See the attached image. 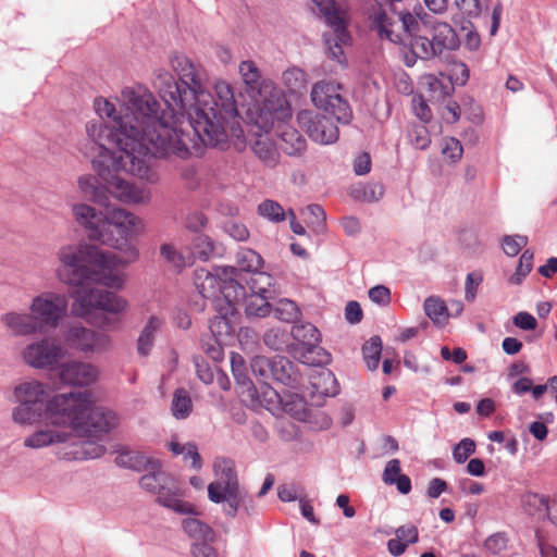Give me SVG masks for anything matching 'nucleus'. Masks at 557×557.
<instances>
[{"instance_id":"nucleus-5","label":"nucleus","mask_w":557,"mask_h":557,"mask_svg":"<svg viewBox=\"0 0 557 557\" xmlns=\"http://www.w3.org/2000/svg\"><path fill=\"white\" fill-rule=\"evenodd\" d=\"M100 185L98 178L89 174L78 177V188L84 197L103 206L104 211H98L87 203H77L72 208L73 216L90 240L122 250L127 239L139 232L140 220L125 209L108 206V194H113L109 184L106 181Z\"/></svg>"},{"instance_id":"nucleus-14","label":"nucleus","mask_w":557,"mask_h":557,"mask_svg":"<svg viewBox=\"0 0 557 557\" xmlns=\"http://www.w3.org/2000/svg\"><path fill=\"white\" fill-rule=\"evenodd\" d=\"M298 126L315 143L330 145L338 139L339 131L333 120L311 110L297 114Z\"/></svg>"},{"instance_id":"nucleus-21","label":"nucleus","mask_w":557,"mask_h":557,"mask_svg":"<svg viewBox=\"0 0 557 557\" xmlns=\"http://www.w3.org/2000/svg\"><path fill=\"white\" fill-rule=\"evenodd\" d=\"M1 323L15 336H28L40 333L32 313L10 311L1 315Z\"/></svg>"},{"instance_id":"nucleus-13","label":"nucleus","mask_w":557,"mask_h":557,"mask_svg":"<svg viewBox=\"0 0 557 557\" xmlns=\"http://www.w3.org/2000/svg\"><path fill=\"white\" fill-rule=\"evenodd\" d=\"M432 38L418 39L416 42V57L428 60L442 54L444 50H455L459 39L455 29L447 22L432 17L429 26Z\"/></svg>"},{"instance_id":"nucleus-25","label":"nucleus","mask_w":557,"mask_h":557,"mask_svg":"<svg viewBox=\"0 0 557 557\" xmlns=\"http://www.w3.org/2000/svg\"><path fill=\"white\" fill-rule=\"evenodd\" d=\"M383 481L387 485H396L401 494H409L411 491V480L408 475L401 474L400 461L398 459H392L386 463Z\"/></svg>"},{"instance_id":"nucleus-59","label":"nucleus","mask_w":557,"mask_h":557,"mask_svg":"<svg viewBox=\"0 0 557 557\" xmlns=\"http://www.w3.org/2000/svg\"><path fill=\"white\" fill-rule=\"evenodd\" d=\"M396 536L403 542L413 544L419 540V533L417 527L413 524L401 525L396 530Z\"/></svg>"},{"instance_id":"nucleus-52","label":"nucleus","mask_w":557,"mask_h":557,"mask_svg":"<svg viewBox=\"0 0 557 557\" xmlns=\"http://www.w3.org/2000/svg\"><path fill=\"white\" fill-rule=\"evenodd\" d=\"M528 244V237L522 235L505 236L503 239V249L506 255L515 257Z\"/></svg>"},{"instance_id":"nucleus-29","label":"nucleus","mask_w":557,"mask_h":557,"mask_svg":"<svg viewBox=\"0 0 557 557\" xmlns=\"http://www.w3.org/2000/svg\"><path fill=\"white\" fill-rule=\"evenodd\" d=\"M149 467L151 471L140 478L139 485L143 490L156 494L163 484L169 482L171 475L161 470L159 461L151 460Z\"/></svg>"},{"instance_id":"nucleus-55","label":"nucleus","mask_w":557,"mask_h":557,"mask_svg":"<svg viewBox=\"0 0 557 557\" xmlns=\"http://www.w3.org/2000/svg\"><path fill=\"white\" fill-rule=\"evenodd\" d=\"M483 281L481 273L472 272L467 275L465 286V298L467 301L472 302L475 299L476 290Z\"/></svg>"},{"instance_id":"nucleus-1","label":"nucleus","mask_w":557,"mask_h":557,"mask_svg":"<svg viewBox=\"0 0 557 557\" xmlns=\"http://www.w3.org/2000/svg\"><path fill=\"white\" fill-rule=\"evenodd\" d=\"M123 114L108 126L103 120L86 124V133L98 150L92 165L109 184L113 197L125 203H147L150 191L121 177L125 172L149 183H157L152 157L174 156L172 131L166 115L159 114V101L144 86L122 90Z\"/></svg>"},{"instance_id":"nucleus-9","label":"nucleus","mask_w":557,"mask_h":557,"mask_svg":"<svg viewBox=\"0 0 557 557\" xmlns=\"http://www.w3.org/2000/svg\"><path fill=\"white\" fill-rule=\"evenodd\" d=\"M46 385L38 380L24 381L13 389L14 400L17 406L12 410V419L21 425H32L44 421V429H57L47 423V404L44 403Z\"/></svg>"},{"instance_id":"nucleus-24","label":"nucleus","mask_w":557,"mask_h":557,"mask_svg":"<svg viewBox=\"0 0 557 557\" xmlns=\"http://www.w3.org/2000/svg\"><path fill=\"white\" fill-rule=\"evenodd\" d=\"M289 119L276 123L273 128L278 129V135L282 139V149L289 156H294L297 153L302 152L306 149L307 143L306 139L300 135V133L293 128V127H284V123L287 122Z\"/></svg>"},{"instance_id":"nucleus-4","label":"nucleus","mask_w":557,"mask_h":557,"mask_svg":"<svg viewBox=\"0 0 557 557\" xmlns=\"http://www.w3.org/2000/svg\"><path fill=\"white\" fill-rule=\"evenodd\" d=\"M125 256L104 252L95 246L66 245L59 249L60 268L58 275L62 282L76 287L72 297L73 313L87 318L99 309L110 313L126 310L127 301L115 293L95 285L120 288L122 278L117 273L120 265L136 260L138 252L126 244Z\"/></svg>"},{"instance_id":"nucleus-7","label":"nucleus","mask_w":557,"mask_h":557,"mask_svg":"<svg viewBox=\"0 0 557 557\" xmlns=\"http://www.w3.org/2000/svg\"><path fill=\"white\" fill-rule=\"evenodd\" d=\"M397 21H393L381 8H371L368 12L372 27L377 32L380 38L387 39L394 44H406L408 41L412 53L416 55V42L418 39H425L421 34L422 28H428L432 15L421 5H416L411 11L403 10L396 13Z\"/></svg>"},{"instance_id":"nucleus-60","label":"nucleus","mask_w":557,"mask_h":557,"mask_svg":"<svg viewBox=\"0 0 557 557\" xmlns=\"http://www.w3.org/2000/svg\"><path fill=\"white\" fill-rule=\"evenodd\" d=\"M211 542L194 543L191 554L194 557H219L216 550L210 545Z\"/></svg>"},{"instance_id":"nucleus-26","label":"nucleus","mask_w":557,"mask_h":557,"mask_svg":"<svg viewBox=\"0 0 557 557\" xmlns=\"http://www.w3.org/2000/svg\"><path fill=\"white\" fill-rule=\"evenodd\" d=\"M271 377L284 385H294L298 382V373L293 362L283 356L272 358Z\"/></svg>"},{"instance_id":"nucleus-32","label":"nucleus","mask_w":557,"mask_h":557,"mask_svg":"<svg viewBox=\"0 0 557 557\" xmlns=\"http://www.w3.org/2000/svg\"><path fill=\"white\" fill-rule=\"evenodd\" d=\"M115 463L119 467L141 471L146 470L149 467V465L151 463V459H149L143 453L129 450L127 448H122L117 453Z\"/></svg>"},{"instance_id":"nucleus-40","label":"nucleus","mask_w":557,"mask_h":557,"mask_svg":"<svg viewBox=\"0 0 557 557\" xmlns=\"http://www.w3.org/2000/svg\"><path fill=\"white\" fill-rule=\"evenodd\" d=\"M382 351V341L379 336H372L362 346V354L369 370H375L379 367Z\"/></svg>"},{"instance_id":"nucleus-11","label":"nucleus","mask_w":557,"mask_h":557,"mask_svg":"<svg viewBox=\"0 0 557 557\" xmlns=\"http://www.w3.org/2000/svg\"><path fill=\"white\" fill-rule=\"evenodd\" d=\"M65 350L61 343L50 336L35 338L21 350L23 362L37 370H53L64 358Z\"/></svg>"},{"instance_id":"nucleus-30","label":"nucleus","mask_w":557,"mask_h":557,"mask_svg":"<svg viewBox=\"0 0 557 557\" xmlns=\"http://www.w3.org/2000/svg\"><path fill=\"white\" fill-rule=\"evenodd\" d=\"M215 326L221 327V329L224 327L226 331L228 330V324H227L226 320L222 317H215L211 321L210 327H211L212 334H214V332H215V330H214ZM201 343H202V350L210 359H212L213 361H216V362L223 359L222 346L214 335L208 336L207 339L202 338Z\"/></svg>"},{"instance_id":"nucleus-51","label":"nucleus","mask_w":557,"mask_h":557,"mask_svg":"<svg viewBox=\"0 0 557 557\" xmlns=\"http://www.w3.org/2000/svg\"><path fill=\"white\" fill-rule=\"evenodd\" d=\"M348 37L347 32L345 30V36H338V33L334 29V37H326L325 44L327 45L329 53L332 59L336 60L338 63H343L344 61V50L339 42H344Z\"/></svg>"},{"instance_id":"nucleus-63","label":"nucleus","mask_w":557,"mask_h":557,"mask_svg":"<svg viewBox=\"0 0 557 557\" xmlns=\"http://www.w3.org/2000/svg\"><path fill=\"white\" fill-rule=\"evenodd\" d=\"M447 490V483L441 478H434L429 482L426 494L430 498H437Z\"/></svg>"},{"instance_id":"nucleus-12","label":"nucleus","mask_w":557,"mask_h":557,"mask_svg":"<svg viewBox=\"0 0 557 557\" xmlns=\"http://www.w3.org/2000/svg\"><path fill=\"white\" fill-rule=\"evenodd\" d=\"M342 86L333 81L317 82L311 90L313 104L331 113L337 122L347 124L352 117L349 103L341 95Z\"/></svg>"},{"instance_id":"nucleus-46","label":"nucleus","mask_w":557,"mask_h":557,"mask_svg":"<svg viewBox=\"0 0 557 557\" xmlns=\"http://www.w3.org/2000/svg\"><path fill=\"white\" fill-rule=\"evenodd\" d=\"M533 268V252L524 250L519 259V263L516 273L510 276L509 282L511 284H520L522 280L531 272Z\"/></svg>"},{"instance_id":"nucleus-2","label":"nucleus","mask_w":557,"mask_h":557,"mask_svg":"<svg viewBox=\"0 0 557 557\" xmlns=\"http://www.w3.org/2000/svg\"><path fill=\"white\" fill-rule=\"evenodd\" d=\"M172 71L181 85L166 70L154 73L153 87L166 110L159 104V114L166 115L172 131L174 156L187 159L200 150V143L214 144L224 138L218 122L216 108L211 106V94L203 87L202 69L188 57L176 53L170 60Z\"/></svg>"},{"instance_id":"nucleus-57","label":"nucleus","mask_w":557,"mask_h":557,"mask_svg":"<svg viewBox=\"0 0 557 557\" xmlns=\"http://www.w3.org/2000/svg\"><path fill=\"white\" fill-rule=\"evenodd\" d=\"M412 104L416 115L423 122H429L432 117L431 109L422 96H414Z\"/></svg>"},{"instance_id":"nucleus-45","label":"nucleus","mask_w":557,"mask_h":557,"mask_svg":"<svg viewBox=\"0 0 557 557\" xmlns=\"http://www.w3.org/2000/svg\"><path fill=\"white\" fill-rule=\"evenodd\" d=\"M288 334L282 329H271L263 335L264 344L273 350H283L288 343Z\"/></svg>"},{"instance_id":"nucleus-23","label":"nucleus","mask_w":557,"mask_h":557,"mask_svg":"<svg viewBox=\"0 0 557 557\" xmlns=\"http://www.w3.org/2000/svg\"><path fill=\"white\" fill-rule=\"evenodd\" d=\"M194 284L199 295L205 299L214 298L222 289L221 280L203 268L195 271Z\"/></svg>"},{"instance_id":"nucleus-47","label":"nucleus","mask_w":557,"mask_h":557,"mask_svg":"<svg viewBox=\"0 0 557 557\" xmlns=\"http://www.w3.org/2000/svg\"><path fill=\"white\" fill-rule=\"evenodd\" d=\"M231 368L232 373L238 384L247 387L251 385V381L246 374L244 358L239 354H232Z\"/></svg>"},{"instance_id":"nucleus-6","label":"nucleus","mask_w":557,"mask_h":557,"mask_svg":"<svg viewBox=\"0 0 557 557\" xmlns=\"http://www.w3.org/2000/svg\"><path fill=\"white\" fill-rule=\"evenodd\" d=\"M238 73L246 92L255 100L250 109V120L264 133H269L276 123L292 117V108L283 92L274 83L262 76L251 60L242 61Z\"/></svg>"},{"instance_id":"nucleus-39","label":"nucleus","mask_w":557,"mask_h":557,"mask_svg":"<svg viewBox=\"0 0 557 557\" xmlns=\"http://www.w3.org/2000/svg\"><path fill=\"white\" fill-rule=\"evenodd\" d=\"M193 409L191 399L188 392L178 388L175 391L172 399V412L176 419H185L189 416Z\"/></svg>"},{"instance_id":"nucleus-49","label":"nucleus","mask_w":557,"mask_h":557,"mask_svg":"<svg viewBox=\"0 0 557 557\" xmlns=\"http://www.w3.org/2000/svg\"><path fill=\"white\" fill-rule=\"evenodd\" d=\"M475 451V443L471 438H463L453 448V457L457 463H463Z\"/></svg>"},{"instance_id":"nucleus-64","label":"nucleus","mask_w":557,"mask_h":557,"mask_svg":"<svg viewBox=\"0 0 557 557\" xmlns=\"http://www.w3.org/2000/svg\"><path fill=\"white\" fill-rule=\"evenodd\" d=\"M423 3L434 15H444L448 10V0H423Z\"/></svg>"},{"instance_id":"nucleus-56","label":"nucleus","mask_w":557,"mask_h":557,"mask_svg":"<svg viewBox=\"0 0 557 557\" xmlns=\"http://www.w3.org/2000/svg\"><path fill=\"white\" fill-rule=\"evenodd\" d=\"M512 322L517 327L524 330V331H533L537 326L536 319L532 314H530L529 312H525V311L518 312L513 317Z\"/></svg>"},{"instance_id":"nucleus-62","label":"nucleus","mask_w":557,"mask_h":557,"mask_svg":"<svg viewBox=\"0 0 557 557\" xmlns=\"http://www.w3.org/2000/svg\"><path fill=\"white\" fill-rule=\"evenodd\" d=\"M169 448L175 456L183 455L184 453H186V454H193L196 460L198 458L197 446L193 443L180 444L177 442H171L169 444Z\"/></svg>"},{"instance_id":"nucleus-10","label":"nucleus","mask_w":557,"mask_h":557,"mask_svg":"<svg viewBox=\"0 0 557 557\" xmlns=\"http://www.w3.org/2000/svg\"><path fill=\"white\" fill-rule=\"evenodd\" d=\"M29 311L40 333L57 329L67 312V298L63 294L45 292L32 299Z\"/></svg>"},{"instance_id":"nucleus-22","label":"nucleus","mask_w":557,"mask_h":557,"mask_svg":"<svg viewBox=\"0 0 557 557\" xmlns=\"http://www.w3.org/2000/svg\"><path fill=\"white\" fill-rule=\"evenodd\" d=\"M163 325V317L156 314L149 317L137 339V352L140 356L147 357L150 354L154 345L156 336L158 332L162 330Z\"/></svg>"},{"instance_id":"nucleus-37","label":"nucleus","mask_w":557,"mask_h":557,"mask_svg":"<svg viewBox=\"0 0 557 557\" xmlns=\"http://www.w3.org/2000/svg\"><path fill=\"white\" fill-rule=\"evenodd\" d=\"M257 212L260 216L273 223L283 222L288 215V211L286 212L277 201L272 199H265L259 203Z\"/></svg>"},{"instance_id":"nucleus-36","label":"nucleus","mask_w":557,"mask_h":557,"mask_svg":"<svg viewBox=\"0 0 557 557\" xmlns=\"http://www.w3.org/2000/svg\"><path fill=\"white\" fill-rule=\"evenodd\" d=\"M549 498L534 492H525L521 495L522 508L532 516L544 512L547 509Z\"/></svg>"},{"instance_id":"nucleus-3","label":"nucleus","mask_w":557,"mask_h":557,"mask_svg":"<svg viewBox=\"0 0 557 557\" xmlns=\"http://www.w3.org/2000/svg\"><path fill=\"white\" fill-rule=\"evenodd\" d=\"M47 423L58 429H39L24 440L28 448L69 444L61 455L65 460H86L102 456L103 445L94 438L115 429L119 416L111 409L96 407L89 392L63 393L47 404Z\"/></svg>"},{"instance_id":"nucleus-27","label":"nucleus","mask_w":557,"mask_h":557,"mask_svg":"<svg viewBox=\"0 0 557 557\" xmlns=\"http://www.w3.org/2000/svg\"><path fill=\"white\" fill-rule=\"evenodd\" d=\"M319 12L324 16L325 22L338 33L342 38L345 36V24L342 18L335 0H312Z\"/></svg>"},{"instance_id":"nucleus-58","label":"nucleus","mask_w":557,"mask_h":557,"mask_svg":"<svg viewBox=\"0 0 557 557\" xmlns=\"http://www.w3.org/2000/svg\"><path fill=\"white\" fill-rule=\"evenodd\" d=\"M369 298L379 305H388L391 302V292L386 286L376 285L369 290Z\"/></svg>"},{"instance_id":"nucleus-48","label":"nucleus","mask_w":557,"mask_h":557,"mask_svg":"<svg viewBox=\"0 0 557 557\" xmlns=\"http://www.w3.org/2000/svg\"><path fill=\"white\" fill-rule=\"evenodd\" d=\"M442 153L446 159L455 163L461 159L463 147L457 138H444L442 145Z\"/></svg>"},{"instance_id":"nucleus-8","label":"nucleus","mask_w":557,"mask_h":557,"mask_svg":"<svg viewBox=\"0 0 557 557\" xmlns=\"http://www.w3.org/2000/svg\"><path fill=\"white\" fill-rule=\"evenodd\" d=\"M215 481L208 486V497L215 504L224 503L223 511L231 518L237 515L239 506H244L249 515L248 504L252 499L240 488L232 460L221 458L214 462Z\"/></svg>"},{"instance_id":"nucleus-38","label":"nucleus","mask_w":557,"mask_h":557,"mask_svg":"<svg viewBox=\"0 0 557 557\" xmlns=\"http://www.w3.org/2000/svg\"><path fill=\"white\" fill-rule=\"evenodd\" d=\"M282 82L289 91L298 92L306 88L307 74L294 66L283 72Z\"/></svg>"},{"instance_id":"nucleus-43","label":"nucleus","mask_w":557,"mask_h":557,"mask_svg":"<svg viewBox=\"0 0 557 557\" xmlns=\"http://www.w3.org/2000/svg\"><path fill=\"white\" fill-rule=\"evenodd\" d=\"M161 256L175 268L182 269L193 263V258L188 255L177 251L174 246L164 244L160 249Z\"/></svg>"},{"instance_id":"nucleus-50","label":"nucleus","mask_w":557,"mask_h":557,"mask_svg":"<svg viewBox=\"0 0 557 557\" xmlns=\"http://www.w3.org/2000/svg\"><path fill=\"white\" fill-rule=\"evenodd\" d=\"M508 539L505 533L490 535L484 542V548L492 555H499L507 549Z\"/></svg>"},{"instance_id":"nucleus-20","label":"nucleus","mask_w":557,"mask_h":557,"mask_svg":"<svg viewBox=\"0 0 557 557\" xmlns=\"http://www.w3.org/2000/svg\"><path fill=\"white\" fill-rule=\"evenodd\" d=\"M289 334L297 342L301 343L305 346H308V355H312L314 352L320 355V351L323 352L324 359L315 361L314 359L306 357V360L302 361L304 363L315 364V362L320 363L329 360L330 356L325 351H323L322 348L317 347V344L320 341V332L313 324L301 323L293 325Z\"/></svg>"},{"instance_id":"nucleus-35","label":"nucleus","mask_w":557,"mask_h":557,"mask_svg":"<svg viewBox=\"0 0 557 557\" xmlns=\"http://www.w3.org/2000/svg\"><path fill=\"white\" fill-rule=\"evenodd\" d=\"M237 264L240 270L246 272H252L255 277L260 272L262 268L263 260L261 256L249 248H243L237 252Z\"/></svg>"},{"instance_id":"nucleus-53","label":"nucleus","mask_w":557,"mask_h":557,"mask_svg":"<svg viewBox=\"0 0 557 557\" xmlns=\"http://www.w3.org/2000/svg\"><path fill=\"white\" fill-rule=\"evenodd\" d=\"M94 108L97 114L99 115V120H103L104 117H108L112 121V124H114V119L120 117L121 115H116V109L115 106L110 102L108 99L98 97L94 101Z\"/></svg>"},{"instance_id":"nucleus-42","label":"nucleus","mask_w":557,"mask_h":557,"mask_svg":"<svg viewBox=\"0 0 557 557\" xmlns=\"http://www.w3.org/2000/svg\"><path fill=\"white\" fill-rule=\"evenodd\" d=\"M274 315L281 321L293 323L295 322L300 312L296 305V302L289 299H281L276 302L274 307Z\"/></svg>"},{"instance_id":"nucleus-34","label":"nucleus","mask_w":557,"mask_h":557,"mask_svg":"<svg viewBox=\"0 0 557 557\" xmlns=\"http://www.w3.org/2000/svg\"><path fill=\"white\" fill-rule=\"evenodd\" d=\"M214 253V244L211 238L203 234H198L194 237L190 252L188 256L193 258V262L198 259L208 261Z\"/></svg>"},{"instance_id":"nucleus-61","label":"nucleus","mask_w":557,"mask_h":557,"mask_svg":"<svg viewBox=\"0 0 557 557\" xmlns=\"http://www.w3.org/2000/svg\"><path fill=\"white\" fill-rule=\"evenodd\" d=\"M345 318L350 323H359L362 319V309L357 301H349L345 308Z\"/></svg>"},{"instance_id":"nucleus-54","label":"nucleus","mask_w":557,"mask_h":557,"mask_svg":"<svg viewBox=\"0 0 557 557\" xmlns=\"http://www.w3.org/2000/svg\"><path fill=\"white\" fill-rule=\"evenodd\" d=\"M454 4L468 18H476L481 14L480 0H454Z\"/></svg>"},{"instance_id":"nucleus-31","label":"nucleus","mask_w":557,"mask_h":557,"mask_svg":"<svg viewBox=\"0 0 557 557\" xmlns=\"http://www.w3.org/2000/svg\"><path fill=\"white\" fill-rule=\"evenodd\" d=\"M184 532L196 541L214 542L215 532L211 527L196 518H186L182 521Z\"/></svg>"},{"instance_id":"nucleus-19","label":"nucleus","mask_w":557,"mask_h":557,"mask_svg":"<svg viewBox=\"0 0 557 557\" xmlns=\"http://www.w3.org/2000/svg\"><path fill=\"white\" fill-rule=\"evenodd\" d=\"M60 380L67 385H90L98 377V370L90 363L70 361L60 368Z\"/></svg>"},{"instance_id":"nucleus-41","label":"nucleus","mask_w":557,"mask_h":557,"mask_svg":"<svg viewBox=\"0 0 557 557\" xmlns=\"http://www.w3.org/2000/svg\"><path fill=\"white\" fill-rule=\"evenodd\" d=\"M424 312L434 322L441 323L448 319V311L445 302L438 297H429L424 301Z\"/></svg>"},{"instance_id":"nucleus-33","label":"nucleus","mask_w":557,"mask_h":557,"mask_svg":"<svg viewBox=\"0 0 557 557\" xmlns=\"http://www.w3.org/2000/svg\"><path fill=\"white\" fill-rule=\"evenodd\" d=\"M311 384L313 388L324 396H335L339 392V386L334 374L327 370H321L312 377Z\"/></svg>"},{"instance_id":"nucleus-18","label":"nucleus","mask_w":557,"mask_h":557,"mask_svg":"<svg viewBox=\"0 0 557 557\" xmlns=\"http://www.w3.org/2000/svg\"><path fill=\"white\" fill-rule=\"evenodd\" d=\"M154 495L157 496L156 502L160 506L171 509L178 515H199V510L195 505L183 499L184 493L172 476Z\"/></svg>"},{"instance_id":"nucleus-44","label":"nucleus","mask_w":557,"mask_h":557,"mask_svg":"<svg viewBox=\"0 0 557 557\" xmlns=\"http://www.w3.org/2000/svg\"><path fill=\"white\" fill-rule=\"evenodd\" d=\"M252 374L261 382H267L271 377L272 359L264 356H255L250 361Z\"/></svg>"},{"instance_id":"nucleus-16","label":"nucleus","mask_w":557,"mask_h":557,"mask_svg":"<svg viewBox=\"0 0 557 557\" xmlns=\"http://www.w3.org/2000/svg\"><path fill=\"white\" fill-rule=\"evenodd\" d=\"M213 89H214L216 100H214L213 97L211 96V106H214L216 108V110H214L215 111L214 113L216 115L215 120H218V122L222 128L224 138L214 144L201 141L200 148L202 146L215 147V146H220V145L226 143L227 135H226V132H225L224 125H223L224 120L226 117H233V116L237 115V113H238L237 107H236V100H235V96H234V89L231 86V84H228L225 81H216L213 85Z\"/></svg>"},{"instance_id":"nucleus-17","label":"nucleus","mask_w":557,"mask_h":557,"mask_svg":"<svg viewBox=\"0 0 557 557\" xmlns=\"http://www.w3.org/2000/svg\"><path fill=\"white\" fill-rule=\"evenodd\" d=\"M272 277L267 273H258L250 278L251 294L245 298V311L248 315L263 318L271 312V305L268 301V286Z\"/></svg>"},{"instance_id":"nucleus-28","label":"nucleus","mask_w":557,"mask_h":557,"mask_svg":"<svg viewBox=\"0 0 557 557\" xmlns=\"http://www.w3.org/2000/svg\"><path fill=\"white\" fill-rule=\"evenodd\" d=\"M255 154L269 168L277 165L280 160L278 150L273 140L265 136H259L252 146Z\"/></svg>"},{"instance_id":"nucleus-15","label":"nucleus","mask_w":557,"mask_h":557,"mask_svg":"<svg viewBox=\"0 0 557 557\" xmlns=\"http://www.w3.org/2000/svg\"><path fill=\"white\" fill-rule=\"evenodd\" d=\"M67 347L83 354L103 352L111 347V337L102 332H96L82 325H73L64 334Z\"/></svg>"}]
</instances>
